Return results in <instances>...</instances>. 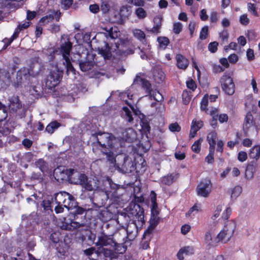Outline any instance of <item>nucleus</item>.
<instances>
[{"label": "nucleus", "mask_w": 260, "mask_h": 260, "mask_svg": "<svg viewBox=\"0 0 260 260\" xmlns=\"http://www.w3.org/2000/svg\"><path fill=\"white\" fill-rule=\"evenodd\" d=\"M100 138H97V143L101 147V151L106 156V158L110 164L116 162L115 151L116 138L112 134L103 133L100 134Z\"/></svg>", "instance_id": "f257e3e1"}, {"label": "nucleus", "mask_w": 260, "mask_h": 260, "mask_svg": "<svg viewBox=\"0 0 260 260\" xmlns=\"http://www.w3.org/2000/svg\"><path fill=\"white\" fill-rule=\"evenodd\" d=\"M76 208V209L75 211V214L69 215L63 218V220L62 221V224L61 225V229L68 231H73L82 225V223L76 221V216H77V215L83 214L85 210L83 208L78 206H77Z\"/></svg>", "instance_id": "f03ea898"}, {"label": "nucleus", "mask_w": 260, "mask_h": 260, "mask_svg": "<svg viewBox=\"0 0 260 260\" xmlns=\"http://www.w3.org/2000/svg\"><path fill=\"white\" fill-rule=\"evenodd\" d=\"M134 83L141 84L142 88L145 90V92L149 96L150 100H154L157 102L162 100L163 96L162 95L158 90H153L151 84L147 79L137 75L134 79Z\"/></svg>", "instance_id": "7ed1b4c3"}, {"label": "nucleus", "mask_w": 260, "mask_h": 260, "mask_svg": "<svg viewBox=\"0 0 260 260\" xmlns=\"http://www.w3.org/2000/svg\"><path fill=\"white\" fill-rule=\"evenodd\" d=\"M123 243H118L114 241L113 246L114 250L104 249L103 255L106 260H114L118 258L119 254H123L127 249V246Z\"/></svg>", "instance_id": "20e7f679"}, {"label": "nucleus", "mask_w": 260, "mask_h": 260, "mask_svg": "<svg viewBox=\"0 0 260 260\" xmlns=\"http://www.w3.org/2000/svg\"><path fill=\"white\" fill-rule=\"evenodd\" d=\"M39 74L38 72L32 71L31 66L30 68H21L16 73V80L14 81V85L15 87L21 86L22 83L24 81H28L30 76L35 77Z\"/></svg>", "instance_id": "39448f33"}, {"label": "nucleus", "mask_w": 260, "mask_h": 260, "mask_svg": "<svg viewBox=\"0 0 260 260\" xmlns=\"http://www.w3.org/2000/svg\"><path fill=\"white\" fill-rule=\"evenodd\" d=\"M63 234L62 244L56 247V255L57 256V260H65L66 257L67 256L68 249L70 247V244L72 242V235L71 234Z\"/></svg>", "instance_id": "423d86ee"}, {"label": "nucleus", "mask_w": 260, "mask_h": 260, "mask_svg": "<svg viewBox=\"0 0 260 260\" xmlns=\"http://www.w3.org/2000/svg\"><path fill=\"white\" fill-rule=\"evenodd\" d=\"M232 73H225L220 79L222 90L228 95H233L235 90V85L232 77Z\"/></svg>", "instance_id": "0eeeda50"}, {"label": "nucleus", "mask_w": 260, "mask_h": 260, "mask_svg": "<svg viewBox=\"0 0 260 260\" xmlns=\"http://www.w3.org/2000/svg\"><path fill=\"white\" fill-rule=\"evenodd\" d=\"M212 190V183L208 178L202 179L198 184L196 191L199 197L207 198Z\"/></svg>", "instance_id": "6e6552de"}, {"label": "nucleus", "mask_w": 260, "mask_h": 260, "mask_svg": "<svg viewBox=\"0 0 260 260\" xmlns=\"http://www.w3.org/2000/svg\"><path fill=\"white\" fill-rule=\"evenodd\" d=\"M121 156L122 157L121 162H118L116 163V161L114 164H112L115 165L119 170L123 173L128 174L136 170V164H134L129 156L124 154L123 155H121Z\"/></svg>", "instance_id": "1a4fd4ad"}, {"label": "nucleus", "mask_w": 260, "mask_h": 260, "mask_svg": "<svg viewBox=\"0 0 260 260\" xmlns=\"http://www.w3.org/2000/svg\"><path fill=\"white\" fill-rule=\"evenodd\" d=\"M235 225L233 223H229L224 225L222 230L217 235L218 242H228L233 236Z\"/></svg>", "instance_id": "9d476101"}, {"label": "nucleus", "mask_w": 260, "mask_h": 260, "mask_svg": "<svg viewBox=\"0 0 260 260\" xmlns=\"http://www.w3.org/2000/svg\"><path fill=\"white\" fill-rule=\"evenodd\" d=\"M63 76L62 71H60L58 69L55 71H52L50 72L49 75L47 78L46 83L48 84L50 88L54 87L57 86L61 81Z\"/></svg>", "instance_id": "9b49d317"}, {"label": "nucleus", "mask_w": 260, "mask_h": 260, "mask_svg": "<svg viewBox=\"0 0 260 260\" xmlns=\"http://www.w3.org/2000/svg\"><path fill=\"white\" fill-rule=\"evenodd\" d=\"M114 240L112 236L106 235L104 232L100 233L98 236V241L95 245L100 247L113 246Z\"/></svg>", "instance_id": "f8f14e48"}, {"label": "nucleus", "mask_w": 260, "mask_h": 260, "mask_svg": "<svg viewBox=\"0 0 260 260\" xmlns=\"http://www.w3.org/2000/svg\"><path fill=\"white\" fill-rule=\"evenodd\" d=\"M71 183L74 184H79L88 191L93 190L91 181L88 180L87 176L84 174H79L78 178L76 180H72Z\"/></svg>", "instance_id": "ddd939ff"}, {"label": "nucleus", "mask_w": 260, "mask_h": 260, "mask_svg": "<svg viewBox=\"0 0 260 260\" xmlns=\"http://www.w3.org/2000/svg\"><path fill=\"white\" fill-rule=\"evenodd\" d=\"M63 234L59 231H52L48 236L49 242L56 248L62 244Z\"/></svg>", "instance_id": "4468645a"}, {"label": "nucleus", "mask_w": 260, "mask_h": 260, "mask_svg": "<svg viewBox=\"0 0 260 260\" xmlns=\"http://www.w3.org/2000/svg\"><path fill=\"white\" fill-rule=\"evenodd\" d=\"M73 48V44L68 39L64 43L60 45L59 50L63 59L70 58V52Z\"/></svg>", "instance_id": "2eb2a0df"}, {"label": "nucleus", "mask_w": 260, "mask_h": 260, "mask_svg": "<svg viewBox=\"0 0 260 260\" xmlns=\"http://www.w3.org/2000/svg\"><path fill=\"white\" fill-rule=\"evenodd\" d=\"M258 166L257 162L256 160H252L247 164L245 175L247 179H251L254 176Z\"/></svg>", "instance_id": "dca6fc26"}, {"label": "nucleus", "mask_w": 260, "mask_h": 260, "mask_svg": "<svg viewBox=\"0 0 260 260\" xmlns=\"http://www.w3.org/2000/svg\"><path fill=\"white\" fill-rule=\"evenodd\" d=\"M255 124V121L253 120V116L251 113L249 111L246 113L245 117L243 123V131L246 134L249 129Z\"/></svg>", "instance_id": "f3484780"}, {"label": "nucleus", "mask_w": 260, "mask_h": 260, "mask_svg": "<svg viewBox=\"0 0 260 260\" xmlns=\"http://www.w3.org/2000/svg\"><path fill=\"white\" fill-rule=\"evenodd\" d=\"M176 66L179 69L185 70L188 67L189 61L183 55L177 54L175 56Z\"/></svg>", "instance_id": "a211bd4d"}, {"label": "nucleus", "mask_w": 260, "mask_h": 260, "mask_svg": "<svg viewBox=\"0 0 260 260\" xmlns=\"http://www.w3.org/2000/svg\"><path fill=\"white\" fill-rule=\"evenodd\" d=\"M98 53L101 54L104 59H110L112 57L111 48L107 42H104L103 47L98 48Z\"/></svg>", "instance_id": "6ab92c4d"}, {"label": "nucleus", "mask_w": 260, "mask_h": 260, "mask_svg": "<svg viewBox=\"0 0 260 260\" xmlns=\"http://www.w3.org/2000/svg\"><path fill=\"white\" fill-rule=\"evenodd\" d=\"M64 207L68 210L72 209L76 207L77 202L73 196L68 193L66 195V200L63 204Z\"/></svg>", "instance_id": "aec40b11"}, {"label": "nucleus", "mask_w": 260, "mask_h": 260, "mask_svg": "<svg viewBox=\"0 0 260 260\" xmlns=\"http://www.w3.org/2000/svg\"><path fill=\"white\" fill-rule=\"evenodd\" d=\"M151 215L152 216H157L159 213L158 209V205L156 202V194L154 191L151 192Z\"/></svg>", "instance_id": "412c9836"}, {"label": "nucleus", "mask_w": 260, "mask_h": 260, "mask_svg": "<svg viewBox=\"0 0 260 260\" xmlns=\"http://www.w3.org/2000/svg\"><path fill=\"white\" fill-rule=\"evenodd\" d=\"M153 26L149 31L157 35L160 32V29L162 25V17L160 16H156L153 19Z\"/></svg>", "instance_id": "4be33fe9"}, {"label": "nucleus", "mask_w": 260, "mask_h": 260, "mask_svg": "<svg viewBox=\"0 0 260 260\" xmlns=\"http://www.w3.org/2000/svg\"><path fill=\"white\" fill-rule=\"evenodd\" d=\"M217 139V134L215 131H211L208 134L207 141L209 145V149H215Z\"/></svg>", "instance_id": "5701e85b"}, {"label": "nucleus", "mask_w": 260, "mask_h": 260, "mask_svg": "<svg viewBox=\"0 0 260 260\" xmlns=\"http://www.w3.org/2000/svg\"><path fill=\"white\" fill-rule=\"evenodd\" d=\"M193 253V248L190 246H185L180 249L177 254V258L179 260H183L184 257L183 254L188 255Z\"/></svg>", "instance_id": "b1692460"}, {"label": "nucleus", "mask_w": 260, "mask_h": 260, "mask_svg": "<svg viewBox=\"0 0 260 260\" xmlns=\"http://www.w3.org/2000/svg\"><path fill=\"white\" fill-rule=\"evenodd\" d=\"M249 156L253 160H257L260 157V145H254L249 150Z\"/></svg>", "instance_id": "393cba45"}, {"label": "nucleus", "mask_w": 260, "mask_h": 260, "mask_svg": "<svg viewBox=\"0 0 260 260\" xmlns=\"http://www.w3.org/2000/svg\"><path fill=\"white\" fill-rule=\"evenodd\" d=\"M68 192L66 191H60L55 193L54 195V199L56 203L58 205L62 204L66 200V195Z\"/></svg>", "instance_id": "a878e982"}, {"label": "nucleus", "mask_w": 260, "mask_h": 260, "mask_svg": "<svg viewBox=\"0 0 260 260\" xmlns=\"http://www.w3.org/2000/svg\"><path fill=\"white\" fill-rule=\"evenodd\" d=\"M36 166L38 168L40 171L44 173L47 172L48 170V165L47 162L43 158H40L35 162Z\"/></svg>", "instance_id": "bb28decb"}, {"label": "nucleus", "mask_w": 260, "mask_h": 260, "mask_svg": "<svg viewBox=\"0 0 260 260\" xmlns=\"http://www.w3.org/2000/svg\"><path fill=\"white\" fill-rule=\"evenodd\" d=\"M94 62L92 61L86 60L80 61L79 66L82 72H87L90 70L94 66Z\"/></svg>", "instance_id": "cd10ccee"}, {"label": "nucleus", "mask_w": 260, "mask_h": 260, "mask_svg": "<svg viewBox=\"0 0 260 260\" xmlns=\"http://www.w3.org/2000/svg\"><path fill=\"white\" fill-rule=\"evenodd\" d=\"M60 126V123L56 120H54L49 123L45 128V131L48 133L52 134L54 133L55 129H57Z\"/></svg>", "instance_id": "c85d7f7f"}, {"label": "nucleus", "mask_w": 260, "mask_h": 260, "mask_svg": "<svg viewBox=\"0 0 260 260\" xmlns=\"http://www.w3.org/2000/svg\"><path fill=\"white\" fill-rule=\"evenodd\" d=\"M209 101V96L206 94L203 97L201 102L200 109L201 111H204L206 114H208L209 109L208 108Z\"/></svg>", "instance_id": "c756f323"}, {"label": "nucleus", "mask_w": 260, "mask_h": 260, "mask_svg": "<svg viewBox=\"0 0 260 260\" xmlns=\"http://www.w3.org/2000/svg\"><path fill=\"white\" fill-rule=\"evenodd\" d=\"M102 29L106 31L104 33L106 37H109L112 39H115L117 37V31H114L113 27L110 28L107 27H102Z\"/></svg>", "instance_id": "7c9ffc66"}, {"label": "nucleus", "mask_w": 260, "mask_h": 260, "mask_svg": "<svg viewBox=\"0 0 260 260\" xmlns=\"http://www.w3.org/2000/svg\"><path fill=\"white\" fill-rule=\"evenodd\" d=\"M157 41L159 44V47L163 49H166L170 43L169 38L167 37H158Z\"/></svg>", "instance_id": "2f4dec72"}, {"label": "nucleus", "mask_w": 260, "mask_h": 260, "mask_svg": "<svg viewBox=\"0 0 260 260\" xmlns=\"http://www.w3.org/2000/svg\"><path fill=\"white\" fill-rule=\"evenodd\" d=\"M141 126L142 128V131L145 134H147L150 133V126L149 125V122L146 118H142L141 120Z\"/></svg>", "instance_id": "473e14b6"}, {"label": "nucleus", "mask_w": 260, "mask_h": 260, "mask_svg": "<svg viewBox=\"0 0 260 260\" xmlns=\"http://www.w3.org/2000/svg\"><path fill=\"white\" fill-rule=\"evenodd\" d=\"M161 182L163 184L170 186L174 182V176L173 174H168L162 177Z\"/></svg>", "instance_id": "72a5a7b5"}, {"label": "nucleus", "mask_w": 260, "mask_h": 260, "mask_svg": "<svg viewBox=\"0 0 260 260\" xmlns=\"http://www.w3.org/2000/svg\"><path fill=\"white\" fill-rule=\"evenodd\" d=\"M219 38L221 41V45L224 44L228 42L229 34L228 30L223 29L219 33Z\"/></svg>", "instance_id": "f704fd0d"}, {"label": "nucleus", "mask_w": 260, "mask_h": 260, "mask_svg": "<svg viewBox=\"0 0 260 260\" xmlns=\"http://www.w3.org/2000/svg\"><path fill=\"white\" fill-rule=\"evenodd\" d=\"M182 96L183 103L185 105H187L190 101L192 94L191 91L184 90L183 91Z\"/></svg>", "instance_id": "c9c22d12"}, {"label": "nucleus", "mask_w": 260, "mask_h": 260, "mask_svg": "<svg viewBox=\"0 0 260 260\" xmlns=\"http://www.w3.org/2000/svg\"><path fill=\"white\" fill-rule=\"evenodd\" d=\"M203 141V138H200L194 142V143L191 146V150L193 152L196 153H199L200 152L201 143Z\"/></svg>", "instance_id": "e433bc0d"}, {"label": "nucleus", "mask_w": 260, "mask_h": 260, "mask_svg": "<svg viewBox=\"0 0 260 260\" xmlns=\"http://www.w3.org/2000/svg\"><path fill=\"white\" fill-rule=\"evenodd\" d=\"M53 203V198H51L50 199H44L42 203L41 206L43 207L45 210H52V204Z\"/></svg>", "instance_id": "4c0bfd02"}, {"label": "nucleus", "mask_w": 260, "mask_h": 260, "mask_svg": "<svg viewBox=\"0 0 260 260\" xmlns=\"http://www.w3.org/2000/svg\"><path fill=\"white\" fill-rule=\"evenodd\" d=\"M131 7L128 6H123L120 10V14L121 16L128 17L131 13Z\"/></svg>", "instance_id": "58836bf2"}, {"label": "nucleus", "mask_w": 260, "mask_h": 260, "mask_svg": "<svg viewBox=\"0 0 260 260\" xmlns=\"http://www.w3.org/2000/svg\"><path fill=\"white\" fill-rule=\"evenodd\" d=\"M134 36L140 41H142L146 38L144 32L141 29H136L133 31Z\"/></svg>", "instance_id": "ea45409f"}, {"label": "nucleus", "mask_w": 260, "mask_h": 260, "mask_svg": "<svg viewBox=\"0 0 260 260\" xmlns=\"http://www.w3.org/2000/svg\"><path fill=\"white\" fill-rule=\"evenodd\" d=\"M135 14L140 19H144L147 16L146 11L142 7H139L136 9Z\"/></svg>", "instance_id": "a19ab883"}, {"label": "nucleus", "mask_w": 260, "mask_h": 260, "mask_svg": "<svg viewBox=\"0 0 260 260\" xmlns=\"http://www.w3.org/2000/svg\"><path fill=\"white\" fill-rule=\"evenodd\" d=\"M248 11L252 13V14L255 16L258 17V14L257 11V8L256 5L254 4L251 3H248L247 4Z\"/></svg>", "instance_id": "79ce46f5"}, {"label": "nucleus", "mask_w": 260, "mask_h": 260, "mask_svg": "<svg viewBox=\"0 0 260 260\" xmlns=\"http://www.w3.org/2000/svg\"><path fill=\"white\" fill-rule=\"evenodd\" d=\"M64 60H65V62L64 63V64H65L67 73L71 72L74 74L75 70L72 63H71L70 58H67Z\"/></svg>", "instance_id": "37998d69"}, {"label": "nucleus", "mask_w": 260, "mask_h": 260, "mask_svg": "<svg viewBox=\"0 0 260 260\" xmlns=\"http://www.w3.org/2000/svg\"><path fill=\"white\" fill-rule=\"evenodd\" d=\"M242 188L240 186H235L232 190L231 198L236 199L242 192Z\"/></svg>", "instance_id": "c03bdc74"}, {"label": "nucleus", "mask_w": 260, "mask_h": 260, "mask_svg": "<svg viewBox=\"0 0 260 260\" xmlns=\"http://www.w3.org/2000/svg\"><path fill=\"white\" fill-rule=\"evenodd\" d=\"M209 34L208 26L206 25L203 27L200 33V39L202 40H205L207 38Z\"/></svg>", "instance_id": "a18cd8bd"}, {"label": "nucleus", "mask_w": 260, "mask_h": 260, "mask_svg": "<svg viewBox=\"0 0 260 260\" xmlns=\"http://www.w3.org/2000/svg\"><path fill=\"white\" fill-rule=\"evenodd\" d=\"M154 229L155 228H153V226L149 225L143 234V239H146L147 237H148V240L149 241L151 238V235L152 234L153 231Z\"/></svg>", "instance_id": "49530a36"}, {"label": "nucleus", "mask_w": 260, "mask_h": 260, "mask_svg": "<svg viewBox=\"0 0 260 260\" xmlns=\"http://www.w3.org/2000/svg\"><path fill=\"white\" fill-rule=\"evenodd\" d=\"M215 149H209V154L205 157V161L208 164H212L214 162V154Z\"/></svg>", "instance_id": "de8ad7c7"}, {"label": "nucleus", "mask_w": 260, "mask_h": 260, "mask_svg": "<svg viewBox=\"0 0 260 260\" xmlns=\"http://www.w3.org/2000/svg\"><path fill=\"white\" fill-rule=\"evenodd\" d=\"M186 86L188 88L194 91L197 88V84L196 82L192 79H190L186 82Z\"/></svg>", "instance_id": "09e8293b"}, {"label": "nucleus", "mask_w": 260, "mask_h": 260, "mask_svg": "<svg viewBox=\"0 0 260 260\" xmlns=\"http://www.w3.org/2000/svg\"><path fill=\"white\" fill-rule=\"evenodd\" d=\"M169 130L172 132H179L181 131V126L177 122L171 123L169 126Z\"/></svg>", "instance_id": "8fccbe9b"}, {"label": "nucleus", "mask_w": 260, "mask_h": 260, "mask_svg": "<svg viewBox=\"0 0 260 260\" xmlns=\"http://www.w3.org/2000/svg\"><path fill=\"white\" fill-rule=\"evenodd\" d=\"M203 122L202 120L197 121L196 119H193L191 122V127L199 131L203 126Z\"/></svg>", "instance_id": "3c124183"}, {"label": "nucleus", "mask_w": 260, "mask_h": 260, "mask_svg": "<svg viewBox=\"0 0 260 260\" xmlns=\"http://www.w3.org/2000/svg\"><path fill=\"white\" fill-rule=\"evenodd\" d=\"M218 43L216 41L211 42L208 45V50L211 53H215L217 50V47L218 46Z\"/></svg>", "instance_id": "603ef678"}, {"label": "nucleus", "mask_w": 260, "mask_h": 260, "mask_svg": "<svg viewBox=\"0 0 260 260\" xmlns=\"http://www.w3.org/2000/svg\"><path fill=\"white\" fill-rule=\"evenodd\" d=\"M130 4L136 6L143 7L145 5V1L143 0H126Z\"/></svg>", "instance_id": "864d4df0"}, {"label": "nucleus", "mask_w": 260, "mask_h": 260, "mask_svg": "<svg viewBox=\"0 0 260 260\" xmlns=\"http://www.w3.org/2000/svg\"><path fill=\"white\" fill-rule=\"evenodd\" d=\"M7 117V112L6 111L3 105L0 102V122L5 120Z\"/></svg>", "instance_id": "5fc2aeb1"}, {"label": "nucleus", "mask_w": 260, "mask_h": 260, "mask_svg": "<svg viewBox=\"0 0 260 260\" xmlns=\"http://www.w3.org/2000/svg\"><path fill=\"white\" fill-rule=\"evenodd\" d=\"M247 154L245 151H240L238 154L237 159L240 162H244L247 159Z\"/></svg>", "instance_id": "6e6d98bb"}, {"label": "nucleus", "mask_w": 260, "mask_h": 260, "mask_svg": "<svg viewBox=\"0 0 260 260\" xmlns=\"http://www.w3.org/2000/svg\"><path fill=\"white\" fill-rule=\"evenodd\" d=\"M173 30L175 34H179L182 30V24L179 22L174 23Z\"/></svg>", "instance_id": "4d7b16f0"}, {"label": "nucleus", "mask_w": 260, "mask_h": 260, "mask_svg": "<svg viewBox=\"0 0 260 260\" xmlns=\"http://www.w3.org/2000/svg\"><path fill=\"white\" fill-rule=\"evenodd\" d=\"M239 20L241 24L245 26L247 25L250 22L249 19L247 17V15L246 14L241 15Z\"/></svg>", "instance_id": "13d9d810"}, {"label": "nucleus", "mask_w": 260, "mask_h": 260, "mask_svg": "<svg viewBox=\"0 0 260 260\" xmlns=\"http://www.w3.org/2000/svg\"><path fill=\"white\" fill-rule=\"evenodd\" d=\"M218 20V13L216 11H213L210 15V21L211 23L215 24Z\"/></svg>", "instance_id": "bf43d9fd"}, {"label": "nucleus", "mask_w": 260, "mask_h": 260, "mask_svg": "<svg viewBox=\"0 0 260 260\" xmlns=\"http://www.w3.org/2000/svg\"><path fill=\"white\" fill-rule=\"evenodd\" d=\"M101 10L103 13L108 12L110 10V6L107 1H103L101 6Z\"/></svg>", "instance_id": "052dcab7"}, {"label": "nucleus", "mask_w": 260, "mask_h": 260, "mask_svg": "<svg viewBox=\"0 0 260 260\" xmlns=\"http://www.w3.org/2000/svg\"><path fill=\"white\" fill-rule=\"evenodd\" d=\"M208 114H209L212 118H218L219 116L218 109L217 108L212 107L210 111H208Z\"/></svg>", "instance_id": "680f3d73"}, {"label": "nucleus", "mask_w": 260, "mask_h": 260, "mask_svg": "<svg viewBox=\"0 0 260 260\" xmlns=\"http://www.w3.org/2000/svg\"><path fill=\"white\" fill-rule=\"evenodd\" d=\"M158 75H159V76L158 77V79H157V76L155 73L153 74V77H154L155 81L157 83H160L163 81V80L165 78V75H164V73L162 71L158 72Z\"/></svg>", "instance_id": "e2e57ef3"}, {"label": "nucleus", "mask_w": 260, "mask_h": 260, "mask_svg": "<svg viewBox=\"0 0 260 260\" xmlns=\"http://www.w3.org/2000/svg\"><path fill=\"white\" fill-rule=\"evenodd\" d=\"M123 110L124 111V112L125 113V115L128 118V122L133 121L134 119L133 117L132 112L129 110V109L127 107H123Z\"/></svg>", "instance_id": "0e129e2a"}, {"label": "nucleus", "mask_w": 260, "mask_h": 260, "mask_svg": "<svg viewBox=\"0 0 260 260\" xmlns=\"http://www.w3.org/2000/svg\"><path fill=\"white\" fill-rule=\"evenodd\" d=\"M232 213V210L230 207L226 208L225 211L222 214V218L224 220H227L230 216Z\"/></svg>", "instance_id": "69168bd1"}, {"label": "nucleus", "mask_w": 260, "mask_h": 260, "mask_svg": "<svg viewBox=\"0 0 260 260\" xmlns=\"http://www.w3.org/2000/svg\"><path fill=\"white\" fill-rule=\"evenodd\" d=\"M159 217L157 216H152L151 215L150 225L153 226V228H155L159 223Z\"/></svg>", "instance_id": "338daca9"}, {"label": "nucleus", "mask_w": 260, "mask_h": 260, "mask_svg": "<svg viewBox=\"0 0 260 260\" xmlns=\"http://www.w3.org/2000/svg\"><path fill=\"white\" fill-rule=\"evenodd\" d=\"M89 9L90 11L93 14H96L100 11L99 6L96 4L90 5Z\"/></svg>", "instance_id": "774afa93"}]
</instances>
